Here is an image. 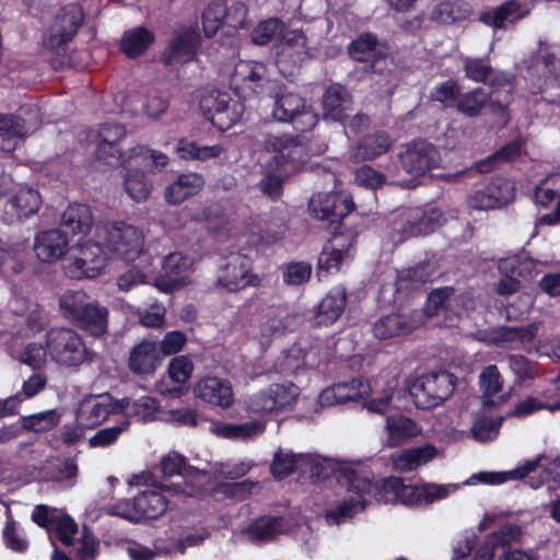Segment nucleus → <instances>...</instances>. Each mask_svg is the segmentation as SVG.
<instances>
[{"instance_id": "19", "label": "nucleus", "mask_w": 560, "mask_h": 560, "mask_svg": "<svg viewBox=\"0 0 560 560\" xmlns=\"http://www.w3.org/2000/svg\"><path fill=\"white\" fill-rule=\"evenodd\" d=\"M162 362L156 341L142 340L135 345L128 357L127 365L133 375L144 376L155 372Z\"/></svg>"}, {"instance_id": "42", "label": "nucleus", "mask_w": 560, "mask_h": 560, "mask_svg": "<svg viewBox=\"0 0 560 560\" xmlns=\"http://www.w3.org/2000/svg\"><path fill=\"white\" fill-rule=\"evenodd\" d=\"M224 14H226V0H212L203 10L201 23L205 36L211 38L224 26Z\"/></svg>"}, {"instance_id": "60", "label": "nucleus", "mask_w": 560, "mask_h": 560, "mask_svg": "<svg viewBox=\"0 0 560 560\" xmlns=\"http://www.w3.org/2000/svg\"><path fill=\"white\" fill-rule=\"evenodd\" d=\"M354 179L359 186L375 190L386 183V175L364 164L357 168Z\"/></svg>"}, {"instance_id": "34", "label": "nucleus", "mask_w": 560, "mask_h": 560, "mask_svg": "<svg viewBox=\"0 0 560 560\" xmlns=\"http://www.w3.org/2000/svg\"><path fill=\"white\" fill-rule=\"evenodd\" d=\"M139 521L156 520L162 516L168 506L166 498L153 490L143 491L135 497Z\"/></svg>"}, {"instance_id": "33", "label": "nucleus", "mask_w": 560, "mask_h": 560, "mask_svg": "<svg viewBox=\"0 0 560 560\" xmlns=\"http://www.w3.org/2000/svg\"><path fill=\"white\" fill-rule=\"evenodd\" d=\"M92 224V212L84 203L69 205L61 217V226L72 235L89 233Z\"/></svg>"}, {"instance_id": "51", "label": "nucleus", "mask_w": 560, "mask_h": 560, "mask_svg": "<svg viewBox=\"0 0 560 560\" xmlns=\"http://www.w3.org/2000/svg\"><path fill=\"white\" fill-rule=\"evenodd\" d=\"M301 458L302 455L284 453L282 450H278L273 455L270 467L272 476L278 480L289 477L296 470L298 463Z\"/></svg>"}, {"instance_id": "36", "label": "nucleus", "mask_w": 560, "mask_h": 560, "mask_svg": "<svg viewBox=\"0 0 560 560\" xmlns=\"http://www.w3.org/2000/svg\"><path fill=\"white\" fill-rule=\"evenodd\" d=\"M390 147L389 135L385 131H377L366 135L360 140L355 148V155L363 161H371L388 152Z\"/></svg>"}, {"instance_id": "16", "label": "nucleus", "mask_w": 560, "mask_h": 560, "mask_svg": "<svg viewBox=\"0 0 560 560\" xmlns=\"http://www.w3.org/2000/svg\"><path fill=\"white\" fill-rule=\"evenodd\" d=\"M200 44L199 32L194 27H186L168 43L161 59L165 66L187 63L195 59Z\"/></svg>"}, {"instance_id": "27", "label": "nucleus", "mask_w": 560, "mask_h": 560, "mask_svg": "<svg viewBox=\"0 0 560 560\" xmlns=\"http://www.w3.org/2000/svg\"><path fill=\"white\" fill-rule=\"evenodd\" d=\"M528 14V10L524 9L518 0H508L491 10L481 12L480 21L493 28H504L505 23H514L524 19Z\"/></svg>"}, {"instance_id": "31", "label": "nucleus", "mask_w": 560, "mask_h": 560, "mask_svg": "<svg viewBox=\"0 0 560 560\" xmlns=\"http://www.w3.org/2000/svg\"><path fill=\"white\" fill-rule=\"evenodd\" d=\"M413 329L407 316L401 313H392L381 316L373 324V335L378 340H387L395 337L406 336Z\"/></svg>"}, {"instance_id": "7", "label": "nucleus", "mask_w": 560, "mask_h": 560, "mask_svg": "<svg viewBox=\"0 0 560 560\" xmlns=\"http://www.w3.org/2000/svg\"><path fill=\"white\" fill-rule=\"evenodd\" d=\"M84 20L85 13L79 3L63 5L43 36L44 48L51 51L62 49L78 34Z\"/></svg>"}, {"instance_id": "22", "label": "nucleus", "mask_w": 560, "mask_h": 560, "mask_svg": "<svg viewBox=\"0 0 560 560\" xmlns=\"http://www.w3.org/2000/svg\"><path fill=\"white\" fill-rule=\"evenodd\" d=\"M503 186L508 190L509 183L503 179L490 182L469 197V207L475 210H490L505 206L510 200V196L503 191Z\"/></svg>"}, {"instance_id": "41", "label": "nucleus", "mask_w": 560, "mask_h": 560, "mask_svg": "<svg viewBox=\"0 0 560 560\" xmlns=\"http://www.w3.org/2000/svg\"><path fill=\"white\" fill-rule=\"evenodd\" d=\"M265 427L258 421H247L240 424L220 423L215 425L213 432L224 439L246 440L248 438L262 433Z\"/></svg>"}, {"instance_id": "53", "label": "nucleus", "mask_w": 560, "mask_h": 560, "mask_svg": "<svg viewBox=\"0 0 560 560\" xmlns=\"http://www.w3.org/2000/svg\"><path fill=\"white\" fill-rule=\"evenodd\" d=\"M460 92V84L454 79H448L432 89L430 98L450 107L457 103Z\"/></svg>"}, {"instance_id": "3", "label": "nucleus", "mask_w": 560, "mask_h": 560, "mask_svg": "<svg viewBox=\"0 0 560 560\" xmlns=\"http://www.w3.org/2000/svg\"><path fill=\"white\" fill-rule=\"evenodd\" d=\"M48 357L56 364L78 369L94 360V351L83 337L72 328L52 327L46 332Z\"/></svg>"}, {"instance_id": "17", "label": "nucleus", "mask_w": 560, "mask_h": 560, "mask_svg": "<svg viewBox=\"0 0 560 560\" xmlns=\"http://www.w3.org/2000/svg\"><path fill=\"white\" fill-rule=\"evenodd\" d=\"M192 393L203 402L222 409L230 408L234 402L230 381L217 376H205L198 380L192 387Z\"/></svg>"}, {"instance_id": "5", "label": "nucleus", "mask_w": 560, "mask_h": 560, "mask_svg": "<svg viewBox=\"0 0 560 560\" xmlns=\"http://www.w3.org/2000/svg\"><path fill=\"white\" fill-rule=\"evenodd\" d=\"M272 116L280 122L291 124L298 132L312 131L318 124V115L306 100L294 92L281 91L277 93Z\"/></svg>"}, {"instance_id": "23", "label": "nucleus", "mask_w": 560, "mask_h": 560, "mask_svg": "<svg viewBox=\"0 0 560 560\" xmlns=\"http://www.w3.org/2000/svg\"><path fill=\"white\" fill-rule=\"evenodd\" d=\"M192 265V259L180 252H174L164 257L162 269L165 278L156 279V287L163 292H173L178 287L177 277L185 273Z\"/></svg>"}, {"instance_id": "55", "label": "nucleus", "mask_w": 560, "mask_h": 560, "mask_svg": "<svg viewBox=\"0 0 560 560\" xmlns=\"http://www.w3.org/2000/svg\"><path fill=\"white\" fill-rule=\"evenodd\" d=\"M508 365L516 377L517 383L534 380L537 376L535 362L523 354H510Z\"/></svg>"}, {"instance_id": "9", "label": "nucleus", "mask_w": 560, "mask_h": 560, "mask_svg": "<svg viewBox=\"0 0 560 560\" xmlns=\"http://www.w3.org/2000/svg\"><path fill=\"white\" fill-rule=\"evenodd\" d=\"M456 387V376L447 371H439L420 377L412 396L419 409H432L448 399Z\"/></svg>"}, {"instance_id": "40", "label": "nucleus", "mask_w": 560, "mask_h": 560, "mask_svg": "<svg viewBox=\"0 0 560 560\" xmlns=\"http://www.w3.org/2000/svg\"><path fill=\"white\" fill-rule=\"evenodd\" d=\"M192 371L194 363L187 355L174 357L168 363L167 374L178 386L168 388L167 392L174 397H179L183 393L182 385L188 382Z\"/></svg>"}, {"instance_id": "47", "label": "nucleus", "mask_w": 560, "mask_h": 560, "mask_svg": "<svg viewBox=\"0 0 560 560\" xmlns=\"http://www.w3.org/2000/svg\"><path fill=\"white\" fill-rule=\"evenodd\" d=\"M376 46V36L364 33L350 43L348 52L352 59L359 62H369L375 58Z\"/></svg>"}, {"instance_id": "8", "label": "nucleus", "mask_w": 560, "mask_h": 560, "mask_svg": "<svg viewBox=\"0 0 560 560\" xmlns=\"http://www.w3.org/2000/svg\"><path fill=\"white\" fill-rule=\"evenodd\" d=\"M310 212L318 220L328 221L332 234H342V221L354 209L351 195L346 192H318L308 203Z\"/></svg>"}, {"instance_id": "4", "label": "nucleus", "mask_w": 560, "mask_h": 560, "mask_svg": "<svg viewBox=\"0 0 560 560\" xmlns=\"http://www.w3.org/2000/svg\"><path fill=\"white\" fill-rule=\"evenodd\" d=\"M377 494L378 499L385 503L427 505L446 498L448 490L445 486L435 483L406 485L402 478L390 476L380 481Z\"/></svg>"}, {"instance_id": "52", "label": "nucleus", "mask_w": 560, "mask_h": 560, "mask_svg": "<svg viewBox=\"0 0 560 560\" xmlns=\"http://www.w3.org/2000/svg\"><path fill=\"white\" fill-rule=\"evenodd\" d=\"M283 28V22L278 18H270L259 22L252 31L250 37L254 44L268 45Z\"/></svg>"}, {"instance_id": "1", "label": "nucleus", "mask_w": 560, "mask_h": 560, "mask_svg": "<svg viewBox=\"0 0 560 560\" xmlns=\"http://www.w3.org/2000/svg\"><path fill=\"white\" fill-rule=\"evenodd\" d=\"M265 149L273 155L267 161V173L259 186L265 195L277 200L283 191V178L306 161V143L302 136H270L265 141Z\"/></svg>"}, {"instance_id": "15", "label": "nucleus", "mask_w": 560, "mask_h": 560, "mask_svg": "<svg viewBox=\"0 0 560 560\" xmlns=\"http://www.w3.org/2000/svg\"><path fill=\"white\" fill-rule=\"evenodd\" d=\"M372 487L371 480L361 478L352 471L349 475L348 489L358 494V497H349L337 503L332 509L327 510L325 517L328 523L340 524L348 518L353 517L359 511L364 509L363 494L370 492Z\"/></svg>"}, {"instance_id": "58", "label": "nucleus", "mask_w": 560, "mask_h": 560, "mask_svg": "<svg viewBox=\"0 0 560 560\" xmlns=\"http://www.w3.org/2000/svg\"><path fill=\"white\" fill-rule=\"evenodd\" d=\"M541 409L551 412L560 410V399L556 402H545L537 397L528 396L515 405L513 415L516 417H526Z\"/></svg>"}, {"instance_id": "64", "label": "nucleus", "mask_w": 560, "mask_h": 560, "mask_svg": "<svg viewBox=\"0 0 560 560\" xmlns=\"http://www.w3.org/2000/svg\"><path fill=\"white\" fill-rule=\"evenodd\" d=\"M521 533L520 526L516 524L506 523L498 530L487 536L486 540L492 548L498 549L511 544Z\"/></svg>"}, {"instance_id": "56", "label": "nucleus", "mask_w": 560, "mask_h": 560, "mask_svg": "<svg viewBox=\"0 0 560 560\" xmlns=\"http://www.w3.org/2000/svg\"><path fill=\"white\" fill-rule=\"evenodd\" d=\"M281 57H294L293 63H302L306 56V36L302 31L292 33V37L287 38L280 52Z\"/></svg>"}, {"instance_id": "10", "label": "nucleus", "mask_w": 560, "mask_h": 560, "mask_svg": "<svg viewBox=\"0 0 560 560\" xmlns=\"http://www.w3.org/2000/svg\"><path fill=\"white\" fill-rule=\"evenodd\" d=\"M261 279L252 272V262L247 256L231 254L220 267L217 284L230 292H238L247 287L260 285Z\"/></svg>"}, {"instance_id": "54", "label": "nucleus", "mask_w": 560, "mask_h": 560, "mask_svg": "<svg viewBox=\"0 0 560 560\" xmlns=\"http://www.w3.org/2000/svg\"><path fill=\"white\" fill-rule=\"evenodd\" d=\"M192 469L187 458L176 451H171L161 458L160 470L164 478L184 476L187 470Z\"/></svg>"}, {"instance_id": "48", "label": "nucleus", "mask_w": 560, "mask_h": 560, "mask_svg": "<svg viewBox=\"0 0 560 560\" xmlns=\"http://www.w3.org/2000/svg\"><path fill=\"white\" fill-rule=\"evenodd\" d=\"M479 384L486 399L483 405H493L491 397L502 390L503 378L495 364L487 365L480 373Z\"/></svg>"}, {"instance_id": "43", "label": "nucleus", "mask_w": 560, "mask_h": 560, "mask_svg": "<svg viewBox=\"0 0 560 560\" xmlns=\"http://www.w3.org/2000/svg\"><path fill=\"white\" fill-rule=\"evenodd\" d=\"M488 103V94L482 88H475L460 96L455 104L458 113L466 117H477Z\"/></svg>"}, {"instance_id": "2", "label": "nucleus", "mask_w": 560, "mask_h": 560, "mask_svg": "<svg viewBox=\"0 0 560 560\" xmlns=\"http://www.w3.org/2000/svg\"><path fill=\"white\" fill-rule=\"evenodd\" d=\"M59 306L63 317L78 329L94 338L107 334L108 308L98 302H90L84 292H66L59 299Z\"/></svg>"}, {"instance_id": "49", "label": "nucleus", "mask_w": 560, "mask_h": 560, "mask_svg": "<svg viewBox=\"0 0 560 560\" xmlns=\"http://www.w3.org/2000/svg\"><path fill=\"white\" fill-rule=\"evenodd\" d=\"M281 270L282 280L287 285L299 287L310 281L313 267L307 261H289Z\"/></svg>"}, {"instance_id": "14", "label": "nucleus", "mask_w": 560, "mask_h": 560, "mask_svg": "<svg viewBox=\"0 0 560 560\" xmlns=\"http://www.w3.org/2000/svg\"><path fill=\"white\" fill-rule=\"evenodd\" d=\"M332 238L326 244L318 255L316 264V273L318 277L323 275L337 273L342 262L352 257L351 252L355 243L354 234H332Z\"/></svg>"}, {"instance_id": "39", "label": "nucleus", "mask_w": 560, "mask_h": 560, "mask_svg": "<svg viewBox=\"0 0 560 560\" xmlns=\"http://www.w3.org/2000/svg\"><path fill=\"white\" fill-rule=\"evenodd\" d=\"M125 190L130 198L137 202L145 201L153 188L152 182L147 174L139 168H129L125 182Z\"/></svg>"}, {"instance_id": "57", "label": "nucleus", "mask_w": 560, "mask_h": 560, "mask_svg": "<svg viewBox=\"0 0 560 560\" xmlns=\"http://www.w3.org/2000/svg\"><path fill=\"white\" fill-rule=\"evenodd\" d=\"M59 422L56 410H48L24 418L23 429L34 432H46L55 428Z\"/></svg>"}, {"instance_id": "25", "label": "nucleus", "mask_w": 560, "mask_h": 560, "mask_svg": "<svg viewBox=\"0 0 560 560\" xmlns=\"http://www.w3.org/2000/svg\"><path fill=\"white\" fill-rule=\"evenodd\" d=\"M464 72L468 80L492 88H501L508 83L506 75L494 70L483 58L466 57L464 59Z\"/></svg>"}, {"instance_id": "6", "label": "nucleus", "mask_w": 560, "mask_h": 560, "mask_svg": "<svg viewBox=\"0 0 560 560\" xmlns=\"http://www.w3.org/2000/svg\"><path fill=\"white\" fill-rule=\"evenodd\" d=\"M199 106L203 117L220 131H226L233 127L241 119L245 108L240 100L218 90L203 95Z\"/></svg>"}, {"instance_id": "20", "label": "nucleus", "mask_w": 560, "mask_h": 560, "mask_svg": "<svg viewBox=\"0 0 560 560\" xmlns=\"http://www.w3.org/2000/svg\"><path fill=\"white\" fill-rule=\"evenodd\" d=\"M69 240L67 233L59 229L39 232L34 241L36 257L44 262L61 259L68 252Z\"/></svg>"}, {"instance_id": "37", "label": "nucleus", "mask_w": 560, "mask_h": 560, "mask_svg": "<svg viewBox=\"0 0 560 560\" xmlns=\"http://www.w3.org/2000/svg\"><path fill=\"white\" fill-rule=\"evenodd\" d=\"M175 151L182 160L207 161L220 156L223 148L221 144L199 145L194 140L180 138L177 141Z\"/></svg>"}, {"instance_id": "12", "label": "nucleus", "mask_w": 560, "mask_h": 560, "mask_svg": "<svg viewBox=\"0 0 560 560\" xmlns=\"http://www.w3.org/2000/svg\"><path fill=\"white\" fill-rule=\"evenodd\" d=\"M399 162L407 174L420 177L439 165L440 155L432 143L413 140L399 153Z\"/></svg>"}, {"instance_id": "29", "label": "nucleus", "mask_w": 560, "mask_h": 560, "mask_svg": "<svg viewBox=\"0 0 560 560\" xmlns=\"http://www.w3.org/2000/svg\"><path fill=\"white\" fill-rule=\"evenodd\" d=\"M155 35L144 26H137L124 32L119 49L130 59L144 55L154 44Z\"/></svg>"}, {"instance_id": "35", "label": "nucleus", "mask_w": 560, "mask_h": 560, "mask_svg": "<svg viewBox=\"0 0 560 560\" xmlns=\"http://www.w3.org/2000/svg\"><path fill=\"white\" fill-rule=\"evenodd\" d=\"M42 205V198L36 189L21 187L9 200V206L18 220L22 221L35 214Z\"/></svg>"}, {"instance_id": "63", "label": "nucleus", "mask_w": 560, "mask_h": 560, "mask_svg": "<svg viewBox=\"0 0 560 560\" xmlns=\"http://www.w3.org/2000/svg\"><path fill=\"white\" fill-rule=\"evenodd\" d=\"M187 342L186 335L180 330L167 331L163 339L158 342L160 354L163 357L177 354Z\"/></svg>"}, {"instance_id": "21", "label": "nucleus", "mask_w": 560, "mask_h": 560, "mask_svg": "<svg viewBox=\"0 0 560 560\" xmlns=\"http://www.w3.org/2000/svg\"><path fill=\"white\" fill-rule=\"evenodd\" d=\"M284 532V517L275 515L256 517L242 529V534L253 544L270 542Z\"/></svg>"}, {"instance_id": "38", "label": "nucleus", "mask_w": 560, "mask_h": 560, "mask_svg": "<svg viewBox=\"0 0 560 560\" xmlns=\"http://www.w3.org/2000/svg\"><path fill=\"white\" fill-rule=\"evenodd\" d=\"M75 267L86 278H96L106 267V258L102 248L93 244L81 252V256L74 260Z\"/></svg>"}, {"instance_id": "50", "label": "nucleus", "mask_w": 560, "mask_h": 560, "mask_svg": "<svg viewBox=\"0 0 560 560\" xmlns=\"http://www.w3.org/2000/svg\"><path fill=\"white\" fill-rule=\"evenodd\" d=\"M556 199H560V173L547 176L535 189V200L542 207H549Z\"/></svg>"}, {"instance_id": "26", "label": "nucleus", "mask_w": 560, "mask_h": 560, "mask_svg": "<svg viewBox=\"0 0 560 560\" xmlns=\"http://www.w3.org/2000/svg\"><path fill=\"white\" fill-rule=\"evenodd\" d=\"M436 455V448L431 444L404 450L390 456L393 469L400 474L411 472L429 463Z\"/></svg>"}, {"instance_id": "32", "label": "nucleus", "mask_w": 560, "mask_h": 560, "mask_svg": "<svg viewBox=\"0 0 560 560\" xmlns=\"http://www.w3.org/2000/svg\"><path fill=\"white\" fill-rule=\"evenodd\" d=\"M26 136L25 119L14 114H7L0 125V150L7 153L13 152Z\"/></svg>"}, {"instance_id": "11", "label": "nucleus", "mask_w": 560, "mask_h": 560, "mask_svg": "<svg viewBox=\"0 0 560 560\" xmlns=\"http://www.w3.org/2000/svg\"><path fill=\"white\" fill-rule=\"evenodd\" d=\"M144 237L142 232L125 222H115L107 228L106 245L126 261L136 260L142 253Z\"/></svg>"}, {"instance_id": "61", "label": "nucleus", "mask_w": 560, "mask_h": 560, "mask_svg": "<svg viewBox=\"0 0 560 560\" xmlns=\"http://www.w3.org/2000/svg\"><path fill=\"white\" fill-rule=\"evenodd\" d=\"M455 290L452 287H442L432 290L429 294L425 310L429 315H436L442 310H446L451 305V298L453 296Z\"/></svg>"}, {"instance_id": "18", "label": "nucleus", "mask_w": 560, "mask_h": 560, "mask_svg": "<svg viewBox=\"0 0 560 560\" xmlns=\"http://www.w3.org/2000/svg\"><path fill=\"white\" fill-rule=\"evenodd\" d=\"M352 95L341 83H331L322 95L323 118L343 124L352 109Z\"/></svg>"}, {"instance_id": "45", "label": "nucleus", "mask_w": 560, "mask_h": 560, "mask_svg": "<svg viewBox=\"0 0 560 560\" xmlns=\"http://www.w3.org/2000/svg\"><path fill=\"white\" fill-rule=\"evenodd\" d=\"M128 160H133L136 163L142 164L150 170L161 171L168 163L166 154L160 151L150 149L143 144H137L129 149Z\"/></svg>"}, {"instance_id": "62", "label": "nucleus", "mask_w": 560, "mask_h": 560, "mask_svg": "<svg viewBox=\"0 0 560 560\" xmlns=\"http://www.w3.org/2000/svg\"><path fill=\"white\" fill-rule=\"evenodd\" d=\"M54 526L55 536L65 545L74 544V535L78 534V525L70 515L57 516Z\"/></svg>"}, {"instance_id": "44", "label": "nucleus", "mask_w": 560, "mask_h": 560, "mask_svg": "<svg viewBox=\"0 0 560 560\" xmlns=\"http://www.w3.org/2000/svg\"><path fill=\"white\" fill-rule=\"evenodd\" d=\"M430 279L425 265H416L397 273L395 281L396 292H410L419 289Z\"/></svg>"}, {"instance_id": "59", "label": "nucleus", "mask_w": 560, "mask_h": 560, "mask_svg": "<svg viewBox=\"0 0 560 560\" xmlns=\"http://www.w3.org/2000/svg\"><path fill=\"white\" fill-rule=\"evenodd\" d=\"M47 355V337L45 336V343L30 342L21 353L20 361L37 370L45 364Z\"/></svg>"}, {"instance_id": "30", "label": "nucleus", "mask_w": 560, "mask_h": 560, "mask_svg": "<svg viewBox=\"0 0 560 560\" xmlns=\"http://www.w3.org/2000/svg\"><path fill=\"white\" fill-rule=\"evenodd\" d=\"M387 445L397 447L420 434L421 428L411 418L393 415L386 418Z\"/></svg>"}, {"instance_id": "46", "label": "nucleus", "mask_w": 560, "mask_h": 560, "mask_svg": "<svg viewBox=\"0 0 560 560\" xmlns=\"http://www.w3.org/2000/svg\"><path fill=\"white\" fill-rule=\"evenodd\" d=\"M467 4L460 1H442L433 10V19L441 24H453L469 15Z\"/></svg>"}, {"instance_id": "13", "label": "nucleus", "mask_w": 560, "mask_h": 560, "mask_svg": "<svg viewBox=\"0 0 560 560\" xmlns=\"http://www.w3.org/2000/svg\"><path fill=\"white\" fill-rule=\"evenodd\" d=\"M442 218V211L436 208H409L398 214L394 225L402 238H408L434 232L441 225Z\"/></svg>"}, {"instance_id": "24", "label": "nucleus", "mask_w": 560, "mask_h": 560, "mask_svg": "<svg viewBox=\"0 0 560 560\" xmlns=\"http://www.w3.org/2000/svg\"><path fill=\"white\" fill-rule=\"evenodd\" d=\"M205 186L202 175L198 173H183L165 189V199L171 205H180L196 196Z\"/></svg>"}, {"instance_id": "28", "label": "nucleus", "mask_w": 560, "mask_h": 560, "mask_svg": "<svg viewBox=\"0 0 560 560\" xmlns=\"http://www.w3.org/2000/svg\"><path fill=\"white\" fill-rule=\"evenodd\" d=\"M347 293L342 288L331 289L320 301L315 313V323L318 326L334 324L345 312Z\"/></svg>"}]
</instances>
